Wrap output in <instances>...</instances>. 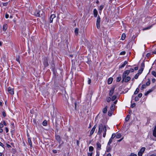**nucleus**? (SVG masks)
<instances>
[{"instance_id":"9","label":"nucleus","mask_w":156,"mask_h":156,"mask_svg":"<svg viewBox=\"0 0 156 156\" xmlns=\"http://www.w3.org/2000/svg\"><path fill=\"white\" fill-rule=\"evenodd\" d=\"M40 11L39 10H37L35 11L34 15L36 16L40 17Z\"/></svg>"},{"instance_id":"60","label":"nucleus","mask_w":156,"mask_h":156,"mask_svg":"<svg viewBox=\"0 0 156 156\" xmlns=\"http://www.w3.org/2000/svg\"><path fill=\"white\" fill-rule=\"evenodd\" d=\"M87 154H88V156H92V153H88Z\"/></svg>"},{"instance_id":"25","label":"nucleus","mask_w":156,"mask_h":156,"mask_svg":"<svg viewBox=\"0 0 156 156\" xmlns=\"http://www.w3.org/2000/svg\"><path fill=\"white\" fill-rule=\"evenodd\" d=\"M42 125L44 126H46L47 125V122L46 120H44L43 123Z\"/></svg>"},{"instance_id":"11","label":"nucleus","mask_w":156,"mask_h":156,"mask_svg":"<svg viewBox=\"0 0 156 156\" xmlns=\"http://www.w3.org/2000/svg\"><path fill=\"white\" fill-rule=\"evenodd\" d=\"M56 140L58 141L59 143L61 142V138L58 135H56L55 136Z\"/></svg>"},{"instance_id":"49","label":"nucleus","mask_w":156,"mask_h":156,"mask_svg":"<svg viewBox=\"0 0 156 156\" xmlns=\"http://www.w3.org/2000/svg\"><path fill=\"white\" fill-rule=\"evenodd\" d=\"M126 54V52L125 51H122L120 53V55H124Z\"/></svg>"},{"instance_id":"45","label":"nucleus","mask_w":156,"mask_h":156,"mask_svg":"<svg viewBox=\"0 0 156 156\" xmlns=\"http://www.w3.org/2000/svg\"><path fill=\"white\" fill-rule=\"evenodd\" d=\"M146 88V85L145 84H143L141 87V90H143V89Z\"/></svg>"},{"instance_id":"8","label":"nucleus","mask_w":156,"mask_h":156,"mask_svg":"<svg viewBox=\"0 0 156 156\" xmlns=\"http://www.w3.org/2000/svg\"><path fill=\"white\" fill-rule=\"evenodd\" d=\"M55 17V14H53L51 15L50 18V23H52L53 22V19Z\"/></svg>"},{"instance_id":"12","label":"nucleus","mask_w":156,"mask_h":156,"mask_svg":"<svg viewBox=\"0 0 156 156\" xmlns=\"http://www.w3.org/2000/svg\"><path fill=\"white\" fill-rule=\"evenodd\" d=\"M114 88H112L110 90L109 93V95L110 96H112L113 93H114Z\"/></svg>"},{"instance_id":"44","label":"nucleus","mask_w":156,"mask_h":156,"mask_svg":"<svg viewBox=\"0 0 156 156\" xmlns=\"http://www.w3.org/2000/svg\"><path fill=\"white\" fill-rule=\"evenodd\" d=\"M8 2H3L2 3L3 6H7L8 5Z\"/></svg>"},{"instance_id":"16","label":"nucleus","mask_w":156,"mask_h":156,"mask_svg":"<svg viewBox=\"0 0 156 156\" xmlns=\"http://www.w3.org/2000/svg\"><path fill=\"white\" fill-rule=\"evenodd\" d=\"M7 28V25L6 24H5L3 25V29L4 31H5Z\"/></svg>"},{"instance_id":"29","label":"nucleus","mask_w":156,"mask_h":156,"mask_svg":"<svg viewBox=\"0 0 156 156\" xmlns=\"http://www.w3.org/2000/svg\"><path fill=\"white\" fill-rule=\"evenodd\" d=\"M121 79V77L120 76H118V77H117L116 81L117 82H119L120 81Z\"/></svg>"},{"instance_id":"2","label":"nucleus","mask_w":156,"mask_h":156,"mask_svg":"<svg viewBox=\"0 0 156 156\" xmlns=\"http://www.w3.org/2000/svg\"><path fill=\"white\" fill-rule=\"evenodd\" d=\"M103 129V125L101 123L99 125L98 127V134L100 135L101 134Z\"/></svg>"},{"instance_id":"37","label":"nucleus","mask_w":156,"mask_h":156,"mask_svg":"<svg viewBox=\"0 0 156 156\" xmlns=\"http://www.w3.org/2000/svg\"><path fill=\"white\" fill-rule=\"evenodd\" d=\"M140 74L139 73H136L134 76V78L135 79H137L139 76Z\"/></svg>"},{"instance_id":"24","label":"nucleus","mask_w":156,"mask_h":156,"mask_svg":"<svg viewBox=\"0 0 156 156\" xmlns=\"http://www.w3.org/2000/svg\"><path fill=\"white\" fill-rule=\"evenodd\" d=\"M139 89L138 88H137L135 91L134 92V94H137L139 92Z\"/></svg>"},{"instance_id":"33","label":"nucleus","mask_w":156,"mask_h":156,"mask_svg":"<svg viewBox=\"0 0 156 156\" xmlns=\"http://www.w3.org/2000/svg\"><path fill=\"white\" fill-rule=\"evenodd\" d=\"M143 70L144 69L143 68H141L140 69L138 70V73H139L140 74H141L142 73Z\"/></svg>"},{"instance_id":"3","label":"nucleus","mask_w":156,"mask_h":156,"mask_svg":"<svg viewBox=\"0 0 156 156\" xmlns=\"http://www.w3.org/2000/svg\"><path fill=\"white\" fill-rule=\"evenodd\" d=\"M145 150V147H143L141 148L138 153V156H142L143 153L144 152Z\"/></svg>"},{"instance_id":"7","label":"nucleus","mask_w":156,"mask_h":156,"mask_svg":"<svg viewBox=\"0 0 156 156\" xmlns=\"http://www.w3.org/2000/svg\"><path fill=\"white\" fill-rule=\"evenodd\" d=\"M8 91L9 93L11 95H13L14 94L13 88L9 87L8 88Z\"/></svg>"},{"instance_id":"51","label":"nucleus","mask_w":156,"mask_h":156,"mask_svg":"<svg viewBox=\"0 0 156 156\" xmlns=\"http://www.w3.org/2000/svg\"><path fill=\"white\" fill-rule=\"evenodd\" d=\"M103 7L104 6L103 5H101L99 7V10H101L103 9Z\"/></svg>"},{"instance_id":"34","label":"nucleus","mask_w":156,"mask_h":156,"mask_svg":"<svg viewBox=\"0 0 156 156\" xmlns=\"http://www.w3.org/2000/svg\"><path fill=\"white\" fill-rule=\"evenodd\" d=\"M112 110L109 111L108 112V115L109 116H111L112 114Z\"/></svg>"},{"instance_id":"57","label":"nucleus","mask_w":156,"mask_h":156,"mask_svg":"<svg viewBox=\"0 0 156 156\" xmlns=\"http://www.w3.org/2000/svg\"><path fill=\"white\" fill-rule=\"evenodd\" d=\"M6 147L8 148H10L11 147V146L10 145H9V144H6Z\"/></svg>"},{"instance_id":"63","label":"nucleus","mask_w":156,"mask_h":156,"mask_svg":"<svg viewBox=\"0 0 156 156\" xmlns=\"http://www.w3.org/2000/svg\"><path fill=\"white\" fill-rule=\"evenodd\" d=\"M151 55V54L149 53H148L147 54L146 56L147 57H149Z\"/></svg>"},{"instance_id":"19","label":"nucleus","mask_w":156,"mask_h":156,"mask_svg":"<svg viewBox=\"0 0 156 156\" xmlns=\"http://www.w3.org/2000/svg\"><path fill=\"white\" fill-rule=\"evenodd\" d=\"M101 144L99 142H98L97 144V147L99 149H101Z\"/></svg>"},{"instance_id":"40","label":"nucleus","mask_w":156,"mask_h":156,"mask_svg":"<svg viewBox=\"0 0 156 156\" xmlns=\"http://www.w3.org/2000/svg\"><path fill=\"white\" fill-rule=\"evenodd\" d=\"M151 74L152 75L156 77V72L155 71H153L151 72Z\"/></svg>"},{"instance_id":"27","label":"nucleus","mask_w":156,"mask_h":156,"mask_svg":"<svg viewBox=\"0 0 156 156\" xmlns=\"http://www.w3.org/2000/svg\"><path fill=\"white\" fill-rule=\"evenodd\" d=\"M128 75H126V74L124 73H123L122 76V79H125L126 77H127V76Z\"/></svg>"},{"instance_id":"62","label":"nucleus","mask_w":156,"mask_h":156,"mask_svg":"<svg viewBox=\"0 0 156 156\" xmlns=\"http://www.w3.org/2000/svg\"><path fill=\"white\" fill-rule=\"evenodd\" d=\"M9 15L8 14H6L5 15V17L6 19H7L9 18Z\"/></svg>"},{"instance_id":"41","label":"nucleus","mask_w":156,"mask_h":156,"mask_svg":"<svg viewBox=\"0 0 156 156\" xmlns=\"http://www.w3.org/2000/svg\"><path fill=\"white\" fill-rule=\"evenodd\" d=\"M115 106V105L114 104H112L111 106L110 107V109L111 110H112L113 109H114V108Z\"/></svg>"},{"instance_id":"20","label":"nucleus","mask_w":156,"mask_h":156,"mask_svg":"<svg viewBox=\"0 0 156 156\" xmlns=\"http://www.w3.org/2000/svg\"><path fill=\"white\" fill-rule=\"evenodd\" d=\"M152 26V25H151L150 26H148L147 27H146V28H143V30H148V29H150Z\"/></svg>"},{"instance_id":"15","label":"nucleus","mask_w":156,"mask_h":156,"mask_svg":"<svg viewBox=\"0 0 156 156\" xmlns=\"http://www.w3.org/2000/svg\"><path fill=\"white\" fill-rule=\"evenodd\" d=\"M113 81V78H109L108 79V84H111L112 83Z\"/></svg>"},{"instance_id":"18","label":"nucleus","mask_w":156,"mask_h":156,"mask_svg":"<svg viewBox=\"0 0 156 156\" xmlns=\"http://www.w3.org/2000/svg\"><path fill=\"white\" fill-rule=\"evenodd\" d=\"M131 78L130 76H128L126 78L125 80V82H127L129 81L130 80Z\"/></svg>"},{"instance_id":"59","label":"nucleus","mask_w":156,"mask_h":156,"mask_svg":"<svg viewBox=\"0 0 156 156\" xmlns=\"http://www.w3.org/2000/svg\"><path fill=\"white\" fill-rule=\"evenodd\" d=\"M129 71H130V72H133L134 71V70L133 69H130V70H129Z\"/></svg>"},{"instance_id":"46","label":"nucleus","mask_w":156,"mask_h":156,"mask_svg":"<svg viewBox=\"0 0 156 156\" xmlns=\"http://www.w3.org/2000/svg\"><path fill=\"white\" fill-rule=\"evenodd\" d=\"M135 105H136L135 103H133V104H131V107L132 108H133L135 107Z\"/></svg>"},{"instance_id":"23","label":"nucleus","mask_w":156,"mask_h":156,"mask_svg":"<svg viewBox=\"0 0 156 156\" xmlns=\"http://www.w3.org/2000/svg\"><path fill=\"white\" fill-rule=\"evenodd\" d=\"M155 87H152L151 89L147 91L149 92V93H150L152 92L155 89Z\"/></svg>"},{"instance_id":"56","label":"nucleus","mask_w":156,"mask_h":156,"mask_svg":"<svg viewBox=\"0 0 156 156\" xmlns=\"http://www.w3.org/2000/svg\"><path fill=\"white\" fill-rule=\"evenodd\" d=\"M91 82V80L90 79L88 78V84H90Z\"/></svg>"},{"instance_id":"22","label":"nucleus","mask_w":156,"mask_h":156,"mask_svg":"<svg viewBox=\"0 0 156 156\" xmlns=\"http://www.w3.org/2000/svg\"><path fill=\"white\" fill-rule=\"evenodd\" d=\"M126 37V34H122V36H121L122 40H124L125 39Z\"/></svg>"},{"instance_id":"13","label":"nucleus","mask_w":156,"mask_h":156,"mask_svg":"<svg viewBox=\"0 0 156 156\" xmlns=\"http://www.w3.org/2000/svg\"><path fill=\"white\" fill-rule=\"evenodd\" d=\"M107 108H108L107 106H106L105 107V108L103 109L102 112L104 113L105 114L107 113Z\"/></svg>"},{"instance_id":"28","label":"nucleus","mask_w":156,"mask_h":156,"mask_svg":"<svg viewBox=\"0 0 156 156\" xmlns=\"http://www.w3.org/2000/svg\"><path fill=\"white\" fill-rule=\"evenodd\" d=\"M121 136V135L120 133H118L116 136V137L117 138H119Z\"/></svg>"},{"instance_id":"10","label":"nucleus","mask_w":156,"mask_h":156,"mask_svg":"<svg viewBox=\"0 0 156 156\" xmlns=\"http://www.w3.org/2000/svg\"><path fill=\"white\" fill-rule=\"evenodd\" d=\"M61 119V117L59 116L58 117H56L55 120V125H56L58 124V122H59L60 120Z\"/></svg>"},{"instance_id":"43","label":"nucleus","mask_w":156,"mask_h":156,"mask_svg":"<svg viewBox=\"0 0 156 156\" xmlns=\"http://www.w3.org/2000/svg\"><path fill=\"white\" fill-rule=\"evenodd\" d=\"M111 98L110 97H108L106 98V101L108 102H109L111 100Z\"/></svg>"},{"instance_id":"6","label":"nucleus","mask_w":156,"mask_h":156,"mask_svg":"<svg viewBox=\"0 0 156 156\" xmlns=\"http://www.w3.org/2000/svg\"><path fill=\"white\" fill-rule=\"evenodd\" d=\"M97 127V125H95L92 128V129L90 131V136H91L94 132L95 130Z\"/></svg>"},{"instance_id":"35","label":"nucleus","mask_w":156,"mask_h":156,"mask_svg":"<svg viewBox=\"0 0 156 156\" xmlns=\"http://www.w3.org/2000/svg\"><path fill=\"white\" fill-rule=\"evenodd\" d=\"M78 33V29L77 28H76L75 30V33L76 35H77Z\"/></svg>"},{"instance_id":"54","label":"nucleus","mask_w":156,"mask_h":156,"mask_svg":"<svg viewBox=\"0 0 156 156\" xmlns=\"http://www.w3.org/2000/svg\"><path fill=\"white\" fill-rule=\"evenodd\" d=\"M129 156H137L136 154H135L134 153H131L130 155H129Z\"/></svg>"},{"instance_id":"31","label":"nucleus","mask_w":156,"mask_h":156,"mask_svg":"<svg viewBox=\"0 0 156 156\" xmlns=\"http://www.w3.org/2000/svg\"><path fill=\"white\" fill-rule=\"evenodd\" d=\"M129 119V115H127L126 117L125 118V121H128Z\"/></svg>"},{"instance_id":"42","label":"nucleus","mask_w":156,"mask_h":156,"mask_svg":"<svg viewBox=\"0 0 156 156\" xmlns=\"http://www.w3.org/2000/svg\"><path fill=\"white\" fill-rule=\"evenodd\" d=\"M141 68H143L144 69V62H142L141 63Z\"/></svg>"},{"instance_id":"55","label":"nucleus","mask_w":156,"mask_h":156,"mask_svg":"<svg viewBox=\"0 0 156 156\" xmlns=\"http://www.w3.org/2000/svg\"><path fill=\"white\" fill-rule=\"evenodd\" d=\"M2 114L4 117H5L6 115L5 113V112L3 111L2 112Z\"/></svg>"},{"instance_id":"58","label":"nucleus","mask_w":156,"mask_h":156,"mask_svg":"<svg viewBox=\"0 0 156 156\" xmlns=\"http://www.w3.org/2000/svg\"><path fill=\"white\" fill-rule=\"evenodd\" d=\"M5 128V129L6 133H8L9 132V129H8V128L6 127Z\"/></svg>"},{"instance_id":"36","label":"nucleus","mask_w":156,"mask_h":156,"mask_svg":"<svg viewBox=\"0 0 156 156\" xmlns=\"http://www.w3.org/2000/svg\"><path fill=\"white\" fill-rule=\"evenodd\" d=\"M116 97H117L115 95L113 96L112 98V100L113 101H114L116 98Z\"/></svg>"},{"instance_id":"53","label":"nucleus","mask_w":156,"mask_h":156,"mask_svg":"<svg viewBox=\"0 0 156 156\" xmlns=\"http://www.w3.org/2000/svg\"><path fill=\"white\" fill-rule=\"evenodd\" d=\"M125 65H124L123 64H122V65H121V66H120L119 67V68H123V67H124V66H125Z\"/></svg>"},{"instance_id":"39","label":"nucleus","mask_w":156,"mask_h":156,"mask_svg":"<svg viewBox=\"0 0 156 156\" xmlns=\"http://www.w3.org/2000/svg\"><path fill=\"white\" fill-rule=\"evenodd\" d=\"M94 150V148L92 146H90L89 147V151H92Z\"/></svg>"},{"instance_id":"1","label":"nucleus","mask_w":156,"mask_h":156,"mask_svg":"<svg viewBox=\"0 0 156 156\" xmlns=\"http://www.w3.org/2000/svg\"><path fill=\"white\" fill-rule=\"evenodd\" d=\"M43 59L44 61L43 62V63L44 66V67H46L49 65L48 61L49 59V58L48 57H45Z\"/></svg>"},{"instance_id":"17","label":"nucleus","mask_w":156,"mask_h":156,"mask_svg":"<svg viewBox=\"0 0 156 156\" xmlns=\"http://www.w3.org/2000/svg\"><path fill=\"white\" fill-rule=\"evenodd\" d=\"M93 13L94 16L95 17H96L98 15V12L96 9H95L94 10Z\"/></svg>"},{"instance_id":"26","label":"nucleus","mask_w":156,"mask_h":156,"mask_svg":"<svg viewBox=\"0 0 156 156\" xmlns=\"http://www.w3.org/2000/svg\"><path fill=\"white\" fill-rule=\"evenodd\" d=\"M123 73L126 74V75H128L129 73H130V71H129V70H127L125 71Z\"/></svg>"},{"instance_id":"21","label":"nucleus","mask_w":156,"mask_h":156,"mask_svg":"<svg viewBox=\"0 0 156 156\" xmlns=\"http://www.w3.org/2000/svg\"><path fill=\"white\" fill-rule=\"evenodd\" d=\"M28 142L30 147H32V144L31 140L30 139L28 138Z\"/></svg>"},{"instance_id":"5","label":"nucleus","mask_w":156,"mask_h":156,"mask_svg":"<svg viewBox=\"0 0 156 156\" xmlns=\"http://www.w3.org/2000/svg\"><path fill=\"white\" fill-rule=\"evenodd\" d=\"M103 130L104 132L103 134V136L104 137H105L106 134V132L107 131L106 126V125H104L103 126Z\"/></svg>"},{"instance_id":"61","label":"nucleus","mask_w":156,"mask_h":156,"mask_svg":"<svg viewBox=\"0 0 156 156\" xmlns=\"http://www.w3.org/2000/svg\"><path fill=\"white\" fill-rule=\"evenodd\" d=\"M52 151H53V153H54L55 154L57 152V150H53Z\"/></svg>"},{"instance_id":"47","label":"nucleus","mask_w":156,"mask_h":156,"mask_svg":"<svg viewBox=\"0 0 156 156\" xmlns=\"http://www.w3.org/2000/svg\"><path fill=\"white\" fill-rule=\"evenodd\" d=\"M115 134L113 133L112 135V136L110 139H113L115 137Z\"/></svg>"},{"instance_id":"14","label":"nucleus","mask_w":156,"mask_h":156,"mask_svg":"<svg viewBox=\"0 0 156 156\" xmlns=\"http://www.w3.org/2000/svg\"><path fill=\"white\" fill-rule=\"evenodd\" d=\"M111 147L110 146L107 145L106 147V152H110L111 150Z\"/></svg>"},{"instance_id":"32","label":"nucleus","mask_w":156,"mask_h":156,"mask_svg":"<svg viewBox=\"0 0 156 156\" xmlns=\"http://www.w3.org/2000/svg\"><path fill=\"white\" fill-rule=\"evenodd\" d=\"M150 79H148V81H147L146 83V85L147 86H148L150 85Z\"/></svg>"},{"instance_id":"38","label":"nucleus","mask_w":156,"mask_h":156,"mask_svg":"<svg viewBox=\"0 0 156 156\" xmlns=\"http://www.w3.org/2000/svg\"><path fill=\"white\" fill-rule=\"evenodd\" d=\"M112 141V139H110L109 140V141L108 143V145L109 146L110 144L111 143Z\"/></svg>"},{"instance_id":"64","label":"nucleus","mask_w":156,"mask_h":156,"mask_svg":"<svg viewBox=\"0 0 156 156\" xmlns=\"http://www.w3.org/2000/svg\"><path fill=\"white\" fill-rule=\"evenodd\" d=\"M152 82L153 83H154L155 82V81H156V80L154 79V78H153L152 79Z\"/></svg>"},{"instance_id":"30","label":"nucleus","mask_w":156,"mask_h":156,"mask_svg":"<svg viewBox=\"0 0 156 156\" xmlns=\"http://www.w3.org/2000/svg\"><path fill=\"white\" fill-rule=\"evenodd\" d=\"M19 58H20V56L19 55L17 56L16 57V60L19 63H20V61Z\"/></svg>"},{"instance_id":"50","label":"nucleus","mask_w":156,"mask_h":156,"mask_svg":"<svg viewBox=\"0 0 156 156\" xmlns=\"http://www.w3.org/2000/svg\"><path fill=\"white\" fill-rule=\"evenodd\" d=\"M139 100V98L138 97L136 96L135 98V101H136Z\"/></svg>"},{"instance_id":"48","label":"nucleus","mask_w":156,"mask_h":156,"mask_svg":"<svg viewBox=\"0 0 156 156\" xmlns=\"http://www.w3.org/2000/svg\"><path fill=\"white\" fill-rule=\"evenodd\" d=\"M0 146L2 147L4 149H5V147L3 144L0 141Z\"/></svg>"},{"instance_id":"52","label":"nucleus","mask_w":156,"mask_h":156,"mask_svg":"<svg viewBox=\"0 0 156 156\" xmlns=\"http://www.w3.org/2000/svg\"><path fill=\"white\" fill-rule=\"evenodd\" d=\"M142 93H139V94H138V98H141V97H142Z\"/></svg>"},{"instance_id":"4","label":"nucleus","mask_w":156,"mask_h":156,"mask_svg":"<svg viewBox=\"0 0 156 156\" xmlns=\"http://www.w3.org/2000/svg\"><path fill=\"white\" fill-rule=\"evenodd\" d=\"M101 21V19L99 16H98L97 19L96 21V26L98 29H99L100 28V23Z\"/></svg>"}]
</instances>
